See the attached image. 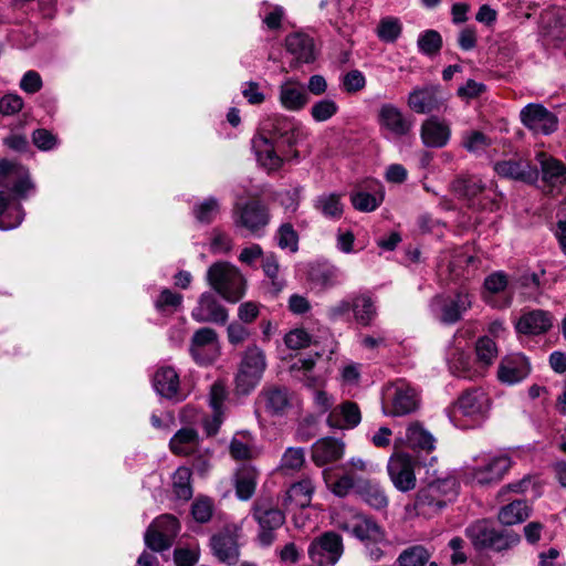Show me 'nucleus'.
Wrapping results in <instances>:
<instances>
[{
  "label": "nucleus",
  "mask_w": 566,
  "mask_h": 566,
  "mask_svg": "<svg viewBox=\"0 0 566 566\" xmlns=\"http://www.w3.org/2000/svg\"><path fill=\"white\" fill-rule=\"evenodd\" d=\"M384 195H371L366 191H356L350 195L353 207L361 212H370L376 210L382 202Z\"/></svg>",
  "instance_id": "51"
},
{
  "label": "nucleus",
  "mask_w": 566,
  "mask_h": 566,
  "mask_svg": "<svg viewBox=\"0 0 566 566\" xmlns=\"http://www.w3.org/2000/svg\"><path fill=\"white\" fill-rule=\"evenodd\" d=\"M512 285L521 289L528 296L536 295L541 289V277L535 272H524L514 277Z\"/></svg>",
  "instance_id": "58"
},
{
  "label": "nucleus",
  "mask_w": 566,
  "mask_h": 566,
  "mask_svg": "<svg viewBox=\"0 0 566 566\" xmlns=\"http://www.w3.org/2000/svg\"><path fill=\"white\" fill-rule=\"evenodd\" d=\"M305 453L303 448H287L281 458L282 471H297L304 465Z\"/></svg>",
  "instance_id": "60"
},
{
  "label": "nucleus",
  "mask_w": 566,
  "mask_h": 566,
  "mask_svg": "<svg viewBox=\"0 0 566 566\" xmlns=\"http://www.w3.org/2000/svg\"><path fill=\"white\" fill-rule=\"evenodd\" d=\"M343 553L342 538L337 533H323L308 548V555L318 566H333Z\"/></svg>",
  "instance_id": "12"
},
{
  "label": "nucleus",
  "mask_w": 566,
  "mask_h": 566,
  "mask_svg": "<svg viewBox=\"0 0 566 566\" xmlns=\"http://www.w3.org/2000/svg\"><path fill=\"white\" fill-rule=\"evenodd\" d=\"M265 367L266 361L263 350L256 345L249 346L235 376L238 391L244 395L249 394L259 384Z\"/></svg>",
  "instance_id": "5"
},
{
  "label": "nucleus",
  "mask_w": 566,
  "mask_h": 566,
  "mask_svg": "<svg viewBox=\"0 0 566 566\" xmlns=\"http://www.w3.org/2000/svg\"><path fill=\"white\" fill-rule=\"evenodd\" d=\"M344 454V444L334 438H324L312 446V460L318 465H325L339 460Z\"/></svg>",
  "instance_id": "29"
},
{
  "label": "nucleus",
  "mask_w": 566,
  "mask_h": 566,
  "mask_svg": "<svg viewBox=\"0 0 566 566\" xmlns=\"http://www.w3.org/2000/svg\"><path fill=\"white\" fill-rule=\"evenodd\" d=\"M336 524L340 531H379L374 521L352 507H342L336 513Z\"/></svg>",
  "instance_id": "28"
},
{
  "label": "nucleus",
  "mask_w": 566,
  "mask_h": 566,
  "mask_svg": "<svg viewBox=\"0 0 566 566\" xmlns=\"http://www.w3.org/2000/svg\"><path fill=\"white\" fill-rule=\"evenodd\" d=\"M493 169L502 178L527 185H534L538 180V169L536 166L521 157L499 160L494 164Z\"/></svg>",
  "instance_id": "16"
},
{
  "label": "nucleus",
  "mask_w": 566,
  "mask_h": 566,
  "mask_svg": "<svg viewBox=\"0 0 566 566\" xmlns=\"http://www.w3.org/2000/svg\"><path fill=\"white\" fill-rule=\"evenodd\" d=\"M192 472L187 467H179L172 474V493L176 500L188 502L193 495Z\"/></svg>",
  "instance_id": "43"
},
{
  "label": "nucleus",
  "mask_w": 566,
  "mask_h": 566,
  "mask_svg": "<svg viewBox=\"0 0 566 566\" xmlns=\"http://www.w3.org/2000/svg\"><path fill=\"white\" fill-rule=\"evenodd\" d=\"M252 516L259 523L262 531H275L283 525L285 520L281 510L263 502L255 503Z\"/></svg>",
  "instance_id": "38"
},
{
  "label": "nucleus",
  "mask_w": 566,
  "mask_h": 566,
  "mask_svg": "<svg viewBox=\"0 0 566 566\" xmlns=\"http://www.w3.org/2000/svg\"><path fill=\"white\" fill-rule=\"evenodd\" d=\"M520 117L523 125L536 134L551 135L558 127L557 116L542 104H527Z\"/></svg>",
  "instance_id": "11"
},
{
  "label": "nucleus",
  "mask_w": 566,
  "mask_h": 566,
  "mask_svg": "<svg viewBox=\"0 0 566 566\" xmlns=\"http://www.w3.org/2000/svg\"><path fill=\"white\" fill-rule=\"evenodd\" d=\"M285 49L298 63H312L316 59V49L313 38L295 32L285 38Z\"/></svg>",
  "instance_id": "23"
},
{
  "label": "nucleus",
  "mask_w": 566,
  "mask_h": 566,
  "mask_svg": "<svg viewBox=\"0 0 566 566\" xmlns=\"http://www.w3.org/2000/svg\"><path fill=\"white\" fill-rule=\"evenodd\" d=\"M277 244L281 249H289L291 252L298 250V234L291 223H283L280 227Z\"/></svg>",
  "instance_id": "63"
},
{
  "label": "nucleus",
  "mask_w": 566,
  "mask_h": 566,
  "mask_svg": "<svg viewBox=\"0 0 566 566\" xmlns=\"http://www.w3.org/2000/svg\"><path fill=\"white\" fill-rule=\"evenodd\" d=\"M475 353L478 361L483 367H488L493 363V359L497 355L496 344L488 336L481 337L475 344Z\"/></svg>",
  "instance_id": "53"
},
{
  "label": "nucleus",
  "mask_w": 566,
  "mask_h": 566,
  "mask_svg": "<svg viewBox=\"0 0 566 566\" xmlns=\"http://www.w3.org/2000/svg\"><path fill=\"white\" fill-rule=\"evenodd\" d=\"M420 137L426 147L442 148L451 138V127L447 120L431 116L422 122Z\"/></svg>",
  "instance_id": "19"
},
{
  "label": "nucleus",
  "mask_w": 566,
  "mask_h": 566,
  "mask_svg": "<svg viewBox=\"0 0 566 566\" xmlns=\"http://www.w3.org/2000/svg\"><path fill=\"white\" fill-rule=\"evenodd\" d=\"M451 190L459 198L470 200L479 196L484 190V186L480 180L473 178L458 177L451 182Z\"/></svg>",
  "instance_id": "45"
},
{
  "label": "nucleus",
  "mask_w": 566,
  "mask_h": 566,
  "mask_svg": "<svg viewBox=\"0 0 566 566\" xmlns=\"http://www.w3.org/2000/svg\"><path fill=\"white\" fill-rule=\"evenodd\" d=\"M261 135L275 143L293 146L303 134L301 124L294 118L275 115L263 122Z\"/></svg>",
  "instance_id": "8"
},
{
  "label": "nucleus",
  "mask_w": 566,
  "mask_h": 566,
  "mask_svg": "<svg viewBox=\"0 0 566 566\" xmlns=\"http://www.w3.org/2000/svg\"><path fill=\"white\" fill-rule=\"evenodd\" d=\"M354 307V294L349 298L338 301L336 304L326 310V316L331 322L352 319V311Z\"/></svg>",
  "instance_id": "57"
},
{
  "label": "nucleus",
  "mask_w": 566,
  "mask_h": 566,
  "mask_svg": "<svg viewBox=\"0 0 566 566\" xmlns=\"http://www.w3.org/2000/svg\"><path fill=\"white\" fill-rule=\"evenodd\" d=\"M206 281L211 290L231 304L240 302L247 293V279L227 261L212 263L207 270Z\"/></svg>",
  "instance_id": "2"
},
{
  "label": "nucleus",
  "mask_w": 566,
  "mask_h": 566,
  "mask_svg": "<svg viewBox=\"0 0 566 566\" xmlns=\"http://www.w3.org/2000/svg\"><path fill=\"white\" fill-rule=\"evenodd\" d=\"M145 543L154 552L161 553L175 543V533H145Z\"/></svg>",
  "instance_id": "62"
},
{
  "label": "nucleus",
  "mask_w": 566,
  "mask_h": 566,
  "mask_svg": "<svg viewBox=\"0 0 566 566\" xmlns=\"http://www.w3.org/2000/svg\"><path fill=\"white\" fill-rule=\"evenodd\" d=\"M262 269L265 275L271 280V291L275 295L279 294L283 290L285 282L279 279L280 266L276 256L274 254L264 256Z\"/></svg>",
  "instance_id": "52"
},
{
  "label": "nucleus",
  "mask_w": 566,
  "mask_h": 566,
  "mask_svg": "<svg viewBox=\"0 0 566 566\" xmlns=\"http://www.w3.org/2000/svg\"><path fill=\"white\" fill-rule=\"evenodd\" d=\"M472 542L476 549L501 552L520 542L518 533H472Z\"/></svg>",
  "instance_id": "24"
},
{
  "label": "nucleus",
  "mask_w": 566,
  "mask_h": 566,
  "mask_svg": "<svg viewBox=\"0 0 566 566\" xmlns=\"http://www.w3.org/2000/svg\"><path fill=\"white\" fill-rule=\"evenodd\" d=\"M473 296L465 290H459L453 296L437 295L431 307L438 312L441 323L451 325L459 322L472 306Z\"/></svg>",
  "instance_id": "6"
},
{
  "label": "nucleus",
  "mask_w": 566,
  "mask_h": 566,
  "mask_svg": "<svg viewBox=\"0 0 566 566\" xmlns=\"http://www.w3.org/2000/svg\"><path fill=\"white\" fill-rule=\"evenodd\" d=\"M375 33L381 42L395 43L402 33V23L396 17L386 15L379 20Z\"/></svg>",
  "instance_id": "44"
},
{
  "label": "nucleus",
  "mask_w": 566,
  "mask_h": 566,
  "mask_svg": "<svg viewBox=\"0 0 566 566\" xmlns=\"http://www.w3.org/2000/svg\"><path fill=\"white\" fill-rule=\"evenodd\" d=\"M490 409L488 394L479 387L464 390L448 408L450 420L460 428H470L480 423Z\"/></svg>",
  "instance_id": "3"
},
{
  "label": "nucleus",
  "mask_w": 566,
  "mask_h": 566,
  "mask_svg": "<svg viewBox=\"0 0 566 566\" xmlns=\"http://www.w3.org/2000/svg\"><path fill=\"white\" fill-rule=\"evenodd\" d=\"M198 439V432L195 429L181 428L170 439L169 447L174 454L187 455L193 451Z\"/></svg>",
  "instance_id": "42"
},
{
  "label": "nucleus",
  "mask_w": 566,
  "mask_h": 566,
  "mask_svg": "<svg viewBox=\"0 0 566 566\" xmlns=\"http://www.w3.org/2000/svg\"><path fill=\"white\" fill-rule=\"evenodd\" d=\"M323 478L333 494L339 497H344L349 494L352 490L356 493L357 481L349 474H344L337 480L332 481L328 470L323 471Z\"/></svg>",
  "instance_id": "50"
},
{
  "label": "nucleus",
  "mask_w": 566,
  "mask_h": 566,
  "mask_svg": "<svg viewBox=\"0 0 566 566\" xmlns=\"http://www.w3.org/2000/svg\"><path fill=\"white\" fill-rule=\"evenodd\" d=\"M510 286V279L504 271H495L486 275L483 282L484 294L497 295L506 291ZM484 300L491 304L489 296L484 295Z\"/></svg>",
  "instance_id": "48"
},
{
  "label": "nucleus",
  "mask_w": 566,
  "mask_h": 566,
  "mask_svg": "<svg viewBox=\"0 0 566 566\" xmlns=\"http://www.w3.org/2000/svg\"><path fill=\"white\" fill-rule=\"evenodd\" d=\"M313 207L324 218L329 220H339L344 214V203L340 193H322L314 199Z\"/></svg>",
  "instance_id": "39"
},
{
  "label": "nucleus",
  "mask_w": 566,
  "mask_h": 566,
  "mask_svg": "<svg viewBox=\"0 0 566 566\" xmlns=\"http://www.w3.org/2000/svg\"><path fill=\"white\" fill-rule=\"evenodd\" d=\"M33 145L41 151L53 150L59 145V137L45 128H36L31 134Z\"/></svg>",
  "instance_id": "61"
},
{
  "label": "nucleus",
  "mask_w": 566,
  "mask_h": 566,
  "mask_svg": "<svg viewBox=\"0 0 566 566\" xmlns=\"http://www.w3.org/2000/svg\"><path fill=\"white\" fill-rule=\"evenodd\" d=\"M530 373L531 365L527 357L521 353H514L502 358L497 377L503 384L514 385L525 379Z\"/></svg>",
  "instance_id": "17"
},
{
  "label": "nucleus",
  "mask_w": 566,
  "mask_h": 566,
  "mask_svg": "<svg viewBox=\"0 0 566 566\" xmlns=\"http://www.w3.org/2000/svg\"><path fill=\"white\" fill-rule=\"evenodd\" d=\"M442 36L436 30L421 32L417 40L418 50L427 56H436L442 49Z\"/></svg>",
  "instance_id": "46"
},
{
  "label": "nucleus",
  "mask_w": 566,
  "mask_h": 566,
  "mask_svg": "<svg viewBox=\"0 0 566 566\" xmlns=\"http://www.w3.org/2000/svg\"><path fill=\"white\" fill-rule=\"evenodd\" d=\"M258 478L259 472L253 465L243 463L238 468L234 476V486L235 494L240 500L247 501L253 496Z\"/></svg>",
  "instance_id": "31"
},
{
  "label": "nucleus",
  "mask_w": 566,
  "mask_h": 566,
  "mask_svg": "<svg viewBox=\"0 0 566 566\" xmlns=\"http://www.w3.org/2000/svg\"><path fill=\"white\" fill-rule=\"evenodd\" d=\"M189 352L196 363L212 364L219 356L218 333L211 327L197 329L191 337Z\"/></svg>",
  "instance_id": "9"
},
{
  "label": "nucleus",
  "mask_w": 566,
  "mask_h": 566,
  "mask_svg": "<svg viewBox=\"0 0 566 566\" xmlns=\"http://www.w3.org/2000/svg\"><path fill=\"white\" fill-rule=\"evenodd\" d=\"M531 511V506L525 501L516 500L503 506L497 518L503 526H513L526 521Z\"/></svg>",
  "instance_id": "40"
},
{
  "label": "nucleus",
  "mask_w": 566,
  "mask_h": 566,
  "mask_svg": "<svg viewBox=\"0 0 566 566\" xmlns=\"http://www.w3.org/2000/svg\"><path fill=\"white\" fill-rule=\"evenodd\" d=\"M192 213L202 224H210L220 213V203L217 198L209 197L193 206Z\"/></svg>",
  "instance_id": "47"
},
{
  "label": "nucleus",
  "mask_w": 566,
  "mask_h": 566,
  "mask_svg": "<svg viewBox=\"0 0 566 566\" xmlns=\"http://www.w3.org/2000/svg\"><path fill=\"white\" fill-rule=\"evenodd\" d=\"M512 460L502 454L491 459L485 465L474 467L470 471L471 479L480 485L499 482L511 469Z\"/></svg>",
  "instance_id": "18"
},
{
  "label": "nucleus",
  "mask_w": 566,
  "mask_h": 566,
  "mask_svg": "<svg viewBox=\"0 0 566 566\" xmlns=\"http://www.w3.org/2000/svg\"><path fill=\"white\" fill-rule=\"evenodd\" d=\"M366 86V77L359 70L347 72L342 80V87L346 93L354 94Z\"/></svg>",
  "instance_id": "64"
},
{
  "label": "nucleus",
  "mask_w": 566,
  "mask_h": 566,
  "mask_svg": "<svg viewBox=\"0 0 566 566\" xmlns=\"http://www.w3.org/2000/svg\"><path fill=\"white\" fill-rule=\"evenodd\" d=\"M153 385L157 394L167 399L181 400L179 376L172 367H160L154 375Z\"/></svg>",
  "instance_id": "30"
},
{
  "label": "nucleus",
  "mask_w": 566,
  "mask_h": 566,
  "mask_svg": "<svg viewBox=\"0 0 566 566\" xmlns=\"http://www.w3.org/2000/svg\"><path fill=\"white\" fill-rule=\"evenodd\" d=\"M326 421L331 428L353 429L361 421L360 409L356 402L346 400L331 410Z\"/></svg>",
  "instance_id": "22"
},
{
  "label": "nucleus",
  "mask_w": 566,
  "mask_h": 566,
  "mask_svg": "<svg viewBox=\"0 0 566 566\" xmlns=\"http://www.w3.org/2000/svg\"><path fill=\"white\" fill-rule=\"evenodd\" d=\"M273 143V140H270L268 136L264 135L252 139V146L258 160L269 170H276L282 165V158L276 154Z\"/></svg>",
  "instance_id": "37"
},
{
  "label": "nucleus",
  "mask_w": 566,
  "mask_h": 566,
  "mask_svg": "<svg viewBox=\"0 0 566 566\" xmlns=\"http://www.w3.org/2000/svg\"><path fill=\"white\" fill-rule=\"evenodd\" d=\"M315 366V359L308 358H300L293 363L291 366V371L295 374V376L300 379L303 385L310 389H321L324 385V379L319 376L313 374V368Z\"/></svg>",
  "instance_id": "41"
},
{
  "label": "nucleus",
  "mask_w": 566,
  "mask_h": 566,
  "mask_svg": "<svg viewBox=\"0 0 566 566\" xmlns=\"http://www.w3.org/2000/svg\"><path fill=\"white\" fill-rule=\"evenodd\" d=\"M182 301L184 296L180 293L164 289L155 301V307L160 313H165L168 310L177 311L181 307Z\"/></svg>",
  "instance_id": "59"
},
{
  "label": "nucleus",
  "mask_w": 566,
  "mask_h": 566,
  "mask_svg": "<svg viewBox=\"0 0 566 566\" xmlns=\"http://www.w3.org/2000/svg\"><path fill=\"white\" fill-rule=\"evenodd\" d=\"M492 146V139L480 130H470L463 134L462 147L471 154H482Z\"/></svg>",
  "instance_id": "49"
},
{
  "label": "nucleus",
  "mask_w": 566,
  "mask_h": 566,
  "mask_svg": "<svg viewBox=\"0 0 566 566\" xmlns=\"http://www.w3.org/2000/svg\"><path fill=\"white\" fill-rule=\"evenodd\" d=\"M270 221L266 207L260 201L252 200L238 206L234 216V224L245 228L253 235L261 237L263 229Z\"/></svg>",
  "instance_id": "10"
},
{
  "label": "nucleus",
  "mask_w": 566,
  "mask_h": 566,
  "mask_svg": "<svg viewBox=\"0 0 566 566\" xmlns=\"http://www.w3.org/2000/svg\"><path fill=\"white\" fill-rule=\"evenodd\" d=\"M35 189L29 169L20 163L0 160V230L19 227L25 212L21 200Z\"/></svg>",
  "instance_id": "1"
},
{
  "label": "nucleus",
  "mask_w": 566,
  "mask_h": 566,
  "mask_svg": "<svg viewBox=\"0 0 566 566\" xmlns=\"http://www.w3.org/2000/svg\"><path fill=\"white\" fill-rule=\"evenodd\" d=\"M192 518L200 524L211 520L213 513V502L207 496H198L191 504L190 510Z\"/></svg>",
  "instance_id": "56"
},
{
  "label": "nucleus",
  "mask_w": 566,
  "mask_h": 566,
  "mask_svg": "<svg viewBox=\"0 0 566 566\" xmlns=\"http://www.w3.org/2000/svg\"><path fill=\"white\" fill-rule=\"evenodd\" d=\"M338 108L334 99L323 98L313 104L311 116L317 123L326 122L337 114Z\"/></svg>",
  "instance_id": "54"
},
{
  "label": "nucleus",
  "mask_w": 566,
  "mask_h": 566,
  "mask_svg": "<svg viewBox=\"0 0 566 566\" xmlns=\"http://www.w3.org/2000/svg\"><path fill=\"white\" fill-rule=\"evenodd\" d=\"M537 160L541 166L543 181L549 186L562 185L566 181V165L545 153L537 155Z\"/></svg>",
  "instance_id": "35"
},
{
  "label": "nucleus",
  "mask_w": 566,
  "mask_h": 566,
  "mask_svg": "<svg viewBox=\"0 0 566 566\" xmlns=\"http://www.w3.org/2000/svg\"><path fill=\"white\" fill-rule=\"evenodd\" d=\"M415 459L403 452L392 454L388 461V473L394 485L401 492H408L416 486Z\"/></svg>",
  "instance_id": "13"
},
{
  "label": "nucleus",
  "mask_w": 566,
  "mask_h": 566,
  "mask_svg": "<svg viewBox=\"0 0 566 566\" xmlns=\"http://www.w3.org/2000/svg\"><path fill=\"white\" fill-rule=\"evenodd\" d=\"M420 399L415 388L402 379L388 385L384 391L382 411L386 416L402 417L419 408Z\"/></svg>",
  "instance_id": "4"
},
{
  "label": "nucleus",
  "mask_w": 566,
  "mask_h": 566,
  "mask_svg": "<svg viewBox=\"0 0 566 566\" xmlns=\"http://www.w3.org/2000/svg\"><path fill=\"white\" fill-rule=\"evenodd\" d=\"M440 488L437 483H430L427 488L418 491L415 500V511L418 516L432 517L446 505V501L439 496Z\"/></svg>",
  "instance_id": "21"
},
{
  "label": "nucleus",
  "mask_w": 566,
  "mask_h": 566,
  "mask_svg": "<svg viewBox=\"0 0 566 566\" xmlns=\"http://www.w3.org/2000/svg\"><path fill=\"white\" fill-rule=\"evenodd\" d=\"M553 315L548 311L532 310L525 312L515 323V329L524 335H542L553 326Z\"/></svg>",
  "instance_id": "20"
},
{
  "label": "nucleus",
  "mask_w": 566,
  "mask_h": 566,
  "mask_svg": "<svg viewBox=\"0 0 566 566\" xmlns=\"http://www.w3.org/2000/svg\"><path fill=\"white\" fill-rule=\"evenodd\" d=\"M260 402L272 416H282L290 407V391L286 387L270 386L262 389Z\"/></svg>",
  "instance_id": "25"
},
{
  "label": "nucleus",
  "mask_w": 566,
  "mask_h": 566,
  "mask_svg": "<svg viewBox=\"0 0 566 566\" xmlns=\"http://www.w3.org/2000/svg\"><path fill=\"white\" fill-rule=\"evenodd\" d=\"M443 98L439 85H424L415 87L408 95L407 105L417 114H430L439 112L444 107Z\"/></svg>",
  "instance_id": "15"
},
{
  "label": "nucleus",
  "mask_w": 566,
  "mask_h": 566,
  "mask_svg": "<svg viewBox=\"0 0 566 566\" xmlns=\"http://www.w3.org/2000/svg\"><path fill=\"white\" fill-rule=\"evenodd\" d=\"M280 102L289 111L297 112L308 103V96L302 84L287 81L280 86Z\"/></svg>",
  "instance_id": "33"
},
{
  "label": "nucleus",
  "mask_w": 566,
  "mask_h": 566,
  "mask_svg": "<svg viewBox=\"0 0 566 566\" xmlns=\"http://www.w3.org/2000/svg\"><path fill=\"white\" fill-rule=\"evenodd\" d=\"M429 559L427 549L416 545L405 549L398 557L400 566H423Z\"/></svg>",
  "instance_id": "55"
},
{
  "label": "nucleus",
  "mask_w": 566,
  "mask_h": 566,
  "mask_svg": "<svg viewBox=\"0 0 566 566\" xmlns=\"http://www.w3.org/2000/svg\"><path fill=\"white\" fill-rule=\"evenodd\" d=\"M377 124L386 138H401L412 130L413 119L411 116L405 115L398 106L385 103L378 109Z\"/></svg>",
  "instance_id": "7"
},
{
  "label": "nucleus",
  "mask_w": 566,
  "mask_h": 566,
  "mask_svg": "<svg viewBox=\"0 0 566 566\" xmlns=\"http://www.w3.org/2000/svg\"><path fill=\"white\" fill-rule=\"evenodd\" d=\"M356 495L376 510H382L388 506L389 501L385 490L371 480H357Z\"/></svg>",
  "instance_id": "34"
},
{
  "label": "nucleus",
  "mask_w": 566,
  "mask_h": 566,
  "mask_svg": "<svg viewBox=\"0 0 566 566\" xmlns=\"http://www.w3.org/2000/svg\"><path fill=\"white\" fill-rule=\"evenodd\" d=\"M315 485L311 478L305 476L290 485L284 496V504L295 507H307L311 504Z\"/></svg>",
  "instance_id": "32"
},
{
  "label": "nucleus",
  "mask_w": 566,
  "mask_h": 566,
  "mask_svg": "<svg viewBox=\"0 0 566 566\" xmlns=\"http://www.w3.org/2000/svg\"><path fill=\"white\" fill-rule=\"evenodd\" d=\"M398 442L405 443L412 450L428 453L434 449L436 439L420 422L416 421L407 427L405 438L396 440V446Z\"/></svg>",
  "instance_id": "27"
},
{
  "label": "nucleus",
  "mask_w": 566,
  "mask_h": 566,
  "mask_svg": "<svg viewBox=\"0 0 566 566\" xmlns=\"http://www.w3.org/2000/svg\"><path fill=\"white\" fill-rule=\"evenodd\" d=\"M191 317L197 323L224 325L229 312L212 292L207 291L199 295L196 306L191 310Z\"/></svg>",
  "instance_id": "14"
},
{
  "label": "nucleus",
  "mask_w": 566,
  "mask_h": 566,
  "mask_svg": "<svg viewBox=\"0 0 566 566\" xmlns=\"http://www.w3.org/2000/svg\"><path fill=\"white\" fill-rule=\"evenodd\" d=\"M377 306L368 293L354 294L352 318L360 326H370L377 317Z\"/></svg>",
  "instance_id": "36"
},
{
  "label": "nucleus",
  "mask_w": 566,
  "mask_h": 566,
  "mask_svg": "<svg viewBox=\"0 0 566 566\" xmlns=\"http://www.w3.org/2000/svg\"><path fill=\"white\" fill-rule=\"evenodd\" d=\"M216 557L224 564L234 565L239 560V545L235 533H216L211 538Z\"/></svg>",
  "instance_id": "26"
}]
</instances>
